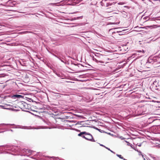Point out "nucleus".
Returning a JSON list of instances; mask_svg holds the SVG:
<instances>
[{
	"mask_svg": "<svg viewBox=\"0 0 160 160\" xmlns=\"http://www.w3.org/2000/svg\"><path fill=\"white\" fill-rule=\"evenodd\" d=\"M147 27H152V26H148Z\"/></svg>",
	"mask_w": 160,
	"mask_h": 160,
	"instance_id": "7c9ffc66",
	"label": "nucleus"
},
{
	"mask_svg": "<svg viewBox=\"0 0 160 160\" xmlns=\"http://www.w3.org/2000/svg\"><path fill=\"white\" fill-rule=\"evenodd\" d=\"M96 130H97L99 131H100V129H99L98 128H94Z\"/></svg>",
	"mask_w": 160,
	"mask_h": 160,
	"instance_id": "aec40b11",
	"label": "nucleus"
},
{
	"mask_svg": "<svg viewBox=\"0 0 160 160\" xmlns=\"http://www.w3.org/2000/svg\"><path fill=\"white\" fill-rule=\"evenodd\" d=\"M7 44V45H9V44Z\"/></svg>",
	"mask_w": 160,
	"mask_h": 160,
	"instance_id": "473e14b6",
	"label": "nucleus"
},
{
	"mask_svg": "<svg viewBox=\"0 0 160 160\" xmlns=\"http://www.w3.org/2000/svg\"><path fill=\"white\" fill-rule=\"evenodd\" d=\"M136 51L138 52H142L143 54H144L146 52V51L144 50H138Z\"/></svg>",
	"mask_w": 160,
	"mask_h": 160,
	"instance_id": "9d476101",
	"label": "nucleus"
},
{
	"mask_svg": "<svg viewBox=\"0 0 160 160\" xmlns=\"http://www.w3.org/2000/svg\"><path fill=\"white\" fill-rule=\"evenodd\" d=\"M118 4L122 5L123 3L122 2H119L118 3Z\"/></svg>",
	"mask_w": 160,
	"mask_h": 160,
	"instance_id": "b1692460",
	"label": "nucleus"
},
{
	"mask_svg": "<svg viewBox=\"0 0 160 160\" xmlns=\"http://www.w3.org/2000/svg\"><path fill=\"white\" fill-rule=\"evenodd\" d=\"M91 138V137L90 138Z\"/></svg>",
	"mask_w": 160,
	"mask_h": 160,
	"instance_id": "72a5a7b5",
	"label": "nucleus"
},
{
	"mask_svg": "<svg viewBox=\"0 0 160 160\" xmlns=\"http://www.w3.org/2000/svg\"><path fill=\"white\" fill-rule=\"evenodd\" d=\"M108 60H109V59L108 58Z\"/></svg>",
	"mask_w": 160,
	"mask_h": 160,
	"instance_id": "c9c22d12",
	"label": "nucleus"
},
{
	"mask_svg": "<svg viewBox=\"0 0 160 160\" xmlns=\"http://www.w3.org/2000/svg\"><path fill=\"white\" fill-rule=\"evenodd\" d=\"M116 155L119 158L121 159H123V157H122V155H121L118 154H117Z\"/></svg>",
	"mask_w": 160,
	"mask_h": 160,
	"instance_id": "4468645a",
	"label": "nucleus"
},
{
	"mask_svg": "<svg viewBox=\"0 0 160 160\" xmlns=\"http://www.w3.org/2000/svg\"><path fill=\"white\" fill-rule=\"evenodd\" d=\"M6 125H9L11 126L15 125L14 124H5L3 123V124H0V126H4Z\"/></svg>",
	"mask_w": 160,
	"mask_h": 160,
	"instance_id": "f8f14e48",
	"label": "nucleus"
},
{
	"mask_svg": "<svg viewBox=\"0 0 160 160\" xmlns=\"http://www.w3.org/2000/svg\"><path fill=\"white\" fill-rule=\"evenodd\" d=\"M14 128H22V129H28L27 127L23 126H19V125L16 126V127H15Z\"/></svg>",
	"mask_w": 160,
	"mask_h": 160,
	"instance_id": "423d86ee",
	"label": "nucleus"
},
{
	"mask_svg": "<svg viewBox=\"0 0 160 160\" xmlns=\"http://www.w3.org/2000/svg\"><path fill=\"white\" fill-rule=\"evenodd\" d=\"M1 146H0V148H1Z\"/></svg>",
	"mask_w": 160,
	"mask_h": 160,
	"instance_id": "e433bc0d",
	"label": "nucleus"
},
{
	"mask_svg": "<svg viewBox=\"0 0 160 160\" xmlns=\"http://www.w3.org/2000/svg\"><path fill=\"white\" fill-rule=\"evenodd\" d=\"M149 120L150 121L153 122L155 120V119H153V118H149Z\"/></svg>",
	"mask_w": 160,
	"mask_h": 160,
	"instance_id": "ddd939ff",
	"label": "nucleus"
},
{
	"mask_svg": "<svg viewBox=\"0 0 160 160\" xmlns=\"http://www.w3.org/2000/svg\"><path fill=\"white\" fill-rule=\"evenodd\" d=\"M52 55L56 57H57V58H58L59 59H60V58L58 56L56 55L55 54H53Z\"/></svg>",
	"mask_w": 160,
	"mask_h": 160,
	"instance_id": "dca6fc26",
	"label": "nucleus"
},
{
	"mask_svg": "<svg viewBox=\"0 0 160 160\" xmlns=\"http://www.w3.org/2000/svg\"><path fill=\"white\" fill-rule=\"evenodd\" d=\"M60 60L62 62H64L62 60H61V59H60Z\"/></svg>",
	"mask_w": 160,
	"mask_h": 160,
	"instance_id": "a878e982",
	"label": "nucleus"
},
{
	"mask_svg": "<svg viewBox=\"0 0 160 160\" xmlns=\"http://www.w3.org/2000/svg\"><path fill=\"white\" fill-rule=\"evenodd\" d=\"M158 83V82H157V81H155L153 82V87L157 88H155L156 90H158L160 91V85H158V86L157 85V84Z\"/></svg>",
	"mask_w": 160,
	"mask_h": 160,
	"instance_id": "39448f33",
	"label": "nucleus"
},
{
	"mask_svg": "<svg viewBox=\"0 0 160 160\" xmlns=\"http://www.w3.org/2000/svg\"><path fill=\"white\" fill-rule=\"evenodd\" d=\"M125 142H126L127 143L128 145V146L130 145V143L129 142H128L126 141H125Z\"/></svg>",
	"mask_w": 160,
	"mask_h": 160,
	"instance_id": "f3484780",
	"label": "nucleus"
},
{
	"mask_svg": "<svg viewBox=\"0 0 160 160\" xmlns=\"http://www.w3.org/2000/svg\"><path fill=\"white\" fill-rule=\"evenodd\" d=\"M120 138H121L122 140H123L125 139L123 137L121 136L120 137Z\"/></svg>",
	"mask_w": 160,
	"mask_h": 160,
	"instance_id": "6ab92c4d",
	"label": "nucleus"
},
{
	"mask_svg": "<svg viewBox=\"0 0 160 160\" xmlns=\"http://www.w3.org/2000/svg\"><path fill=\"white\" fill-rule=\"evenodd\" d=\"M56 94H57L58 95H56V96H58H58H60V93H56Z\"/></svg>",
	"mask_w": 160,
	"mask_h": 160,
	"instance_id": "412c9836",
	"label": "nucleus"
},
{
	"mask_svg": "<svg viewBox=\"0 0 160 160\" xmlns=\"http://www.w3.org/2000/svg\"><path fill=\"white\" fill-rule=\"evenodd\" d=\"M116 3L113 2V3H107V6L108 7L109 6H111L110 7L107 8L106 9L105 12H110L115 10L116 9V8L115 4Z\"/></svg>",
	"mask_w": 160,
	"mask_h": 160,
	"instance_id": "7ed1b4c3",
	"label": "nucleus"
},
{
	"mask_svg": "<svg viewBox=\"0 0 160 160\" xmlns=\"http://www.w3.org/2000/svg\"><path fill=\"white\" fill-rule=\"evenodd\" d=\"M61 55V52H58V55Z\"/></svg>",
	"mask_w": 160,
	"mask_h": 160,
	"instance_id": "393cba45",
	"label": "nucleus"
},
{
	"mask_svg": "<svg viewBox=\"0 0 160 160\" xmlns=\"http://www.w3.org/2000/svg\"><path fill=\"white\" fill-rule=\"evenodd\" d=\"M105 148H106V149H108V150L110 151L111 152H112V153H115V152H113V151H112V150H111L110 148L107 147H105Z\"/></svg>",
	"mask_w": 160,
	"mask_h": 160,
	"instance_id": "2eb2a0df",
	"label": "nucleus"
},
{
	"mask_svg": "<svg viewBox=\"0 0 160 160\" xmlns=\"http://www.w3.org/2000/svg\"><path fill=\"white\" fill-rule=\"evenodd\" d=\"M0 149H2V150L5 151L8 150V151H6L7 153H10L12 154H13L11 152H9V151H11L14 152H18L20 154L21 156H29L32 153L34 152L31 150L26 149H21L18 148L16 146H10L9 145H5L3 146L2 147V148H0Z\"/></svg>",
	"mask_w": 160,
	"mask_h": 160,
	"instance_id": "f257e3e1",
	"label": "nucleus"
},
{
	"mask_svg": "<svg viewBox=\"0 0 160 160\" xmlns=\"http://www.w3.org/2000/svg\"><path fill=\"white\" fill-rule=\"evenodd\" d=\"M93 60L95 61V62H96L97 63H104V62H103V61L101 60H98L96 58L93 59Z\"/></svg>",
	"mask_w": 160,
	"mask_h": 160,
	"instance_id": "6e6552de",
	"label": "nucleus"
},
{
	"mask_svg": "<svg viewBox=\"0 0 160 160\" xmlns=\"http://www.w3.org/2000/svg\"><path fill=\"white\" fill-rule=\"evenodd\" d=\"M154 160H160V157H152Z\"/></svg>",
	"mask_w": 160,
	"mask_h": 160,
	"instance_id": "9b49d317",
	"label": "nucleus"
},
{
	"mask_svg": "<svg viewBox=\"0 0 160 160\" xmlns=\"http://www.w3.org/2000/svg\"><path fill=\"white\" fill-rule=\"evenodd\" d=\"M78 136H81L87 140L93 142H95L92 135L90 133L86 132H81L78 134Z\"/></svg>",
	"mask_w": 160,
	"mask_h": 160,
	"instance_id": "f03ea898",
	"label": "nucleus"
},
{
	"mask_svg": "<svg viewBox=\"0 0 160 160\" xmlns=\"http://www.w3.org/2000/svg\"><path fill=\"white\" fill-rule=\"evenodd\" d=\"M143 41H139V43L140 44H142L143 45H142V46L143 47H144V46H146V43H145L144 42H143Z\"/></svg>",
	"mask_w": 160,
	"mask_h": 160,
	"instance_id": "1a4fd4ad",
	"label": "nucleus"
},
{
	"mask_svg": "<svg viewBox=\"0 0 160 160\" xmlns=\"http://www.w3.org/2000/svg\"><path fill=\"white\" fill-rule=\"evenodd\" d=\"M14 98H23V96L20 95L16 94L13 95V96Z\"/></svg>",
	"mask_w": 160,
	"mask_h": 160,
	"instance_id": "0eeeda50",
	"label": "nucleus"
},
{
	"mask_svg": "<svg viewBox=\"0 0 160 160\" xmlns=\"http://www.w3.org/2000/svg\"><path fill=\"white\" fill-rule=\"evenodd\" d=\"M102 65H105V64H102Z\"/></svg>",
	"mask_w": 160,
	"mask_h": 160,
	"instance_id": "f704fd0d",
	"label": "nucleus"
},
{
	"mask_svg": "<svg viewBox=\"0 0 160 160\" xmlns=\"http://www.w3.org/2000/svg\"><path fill=\"white\" fill-rule=\"evenodd\" d=\"M133 148L135 150L137 151V149H136V148Z\"/></svg>",
	"mask_w": 160,
	"mask_h": 160,
	"instance_id": "cd10ccee",
	"label": "nucleus"
},
{
	"mask_svg": "<svg viewBox=\"0 0 160 160\" xmlns=\"http://www.w3.org/2000/svg\"><path fill=\"white\" fill-rule=\"evenodd\" d=\"M9 131H11L12 132L13 131V130H12V129H10L9 130Z\"/></svg>",
	"mask_w": 160,
	"mask_h": 160,
	"instance_id": "c85d7f7f",
	"label": "nucleus"
},
{
	"mask_svg": "<svg viewBox=\"0 0 160 160\" xmlns=\"http://www.w3.org/2000/svg\"><path fill=\"white\" fill-rule=\"evenodd\" d=\"M12 46H13V45H14L13 44H12Z\"/></svg>",
	"mask_w": 160,
	"mask_h": 160,
	"instance_id": "2f4dec72",
	"label": "nucleus"
},
{
	"mask_svg": "<svg viewBox=\"0 0 160 160\" xmlns=\"http://www.w3.org/2000/svg\"><path fill=\"white\" fill-rule=\"evenodd\" d=\"M141 145V144H140L139 145H138V146L139 147H140Z\"/></svg>",
	"mask_w": 160,
	"mask_h": 160,
	"instance_id": "bb28decb",
	"label": "nucleus"
},
{
	"mask_svg": "<svg viewBox=\"0 0 160 160\" xmlns=\"http://www.w3.org/2000/svg\"><path fill=\"white\" fill-rule=\"evenodd\" d=\"M100 145L101 146H103V147H105H105H105V146H104V145H102V144H100Z\"/></svg>",
	"mask_w": 160,
	"mask_h": 160,
	"instance_id": "5701e85b",
	"label": "nucleus"
},
{
	"mask_svg": "<svg viewBox=\"0 0 160 160\" xmlns=\"http://www.w3.org/2000/svg\"><path fill=\"white\" fill-rule=\"evenodd\" d=\"M56 54H57V55H58V52H55Z\"/></svg>",
	"mask_w": 160,
	"mask_h": 160,
	"instance_id": "c756f323",
	"label": "nucleus"
},
{
	"mask_svg": "<svg viewBox=\"0 0 160 160\" xmlns=\"http://www.w3.org/2000/svg\"><path fill=\"white\" fill-rule=\"evenodd\" d=\"M141 155L142 156V157L143 158L144 160H145V158H144L143 155L142 154H141Z\"/></svg>",
	"mask_w": 160,
	"mask_h": 160,
	"instance_id": "4be33fe9",
	"label": "nucleus"
},
{
	"mask_svg": "<svg viewBox=\"0 0 160 160\" xmlns=\"http://www.w3.org/2000/svg\"><path fill=\"white\" fill-rule=\"evenodd\" d=\"M137 152L139 153V155H141V154H142V152L140 151L137 150Z\"/></svg>",
	"mask_w": 160,
	"mask_h": 160,
	"instance_id": "a211bd4d",
	"label": "nucleus"
},
{
	"mask_svg": "<svg viewBox=\"0 0 160 160\" xmlns=\"http://www.w3.org/2000/svg\"><path fill=\"white\" fill-rule=\"evenodd\" d=\"M38 154V156H39L38 158H39L41 159H50L51 160H58L59 159L58 157H50L49 156L43 155V154L39 152Z\"/></svg>",
	"mask_w": 160,
	"mask_h": 160,
	"instance_id": "20e7f679",
	"label": "nucleus"
}]
</instances>
